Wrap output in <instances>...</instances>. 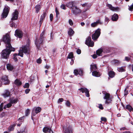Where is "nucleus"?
Returning a JSON list of instances; mask_svg holds the SVG:
<instances>
[{
	"instance_id": "nucleus-22",
	"label": "nucleus",
	"mask_w": 133,
	"mask_h": 133,
	"mask_svg": "<svg viewBox=\"0 0 133 133\" xmlns=\"http://www.w3.org/2000/svg\"><path fill=\"white\" fill-rule=\"evenodd\" d=\"M97 68L96 64H92L90 65V70L91 72L92 71L96 70Z\"/></svg>"
},
{
	"instance_id": "nucleus-19",
	"label": "nucleus",
	"mask_w": 133,
	"mask_h": 133,
	"mask_svg": "<svg viewBox=\"0 0 133 133\" xmlns=\"http://www.w3.org/2000/svg\"><path fill=\"white\" fill-rule=\"evenodd\" d=\"M47 11V10H46L45 11V12H44L43 14L41 15V17L40 21V24H41L42 23L43 19H44L46 16Z\"/></svg>"
},
{
	"instance_id": "nucleus-13",
	"label": "nucleus",
	"mask_w": 133,
	"mask_h": 133,
	"mask_svg": "<svg viewBox=\"0 0 133 133\" xmlns=\"http://www.w3.org/2000/svg\"><path fill=\"white\" fill-rule=\"evenodd\" d=\"M74 7L72 9V11L73 14L76 15L80 13L82 11L76 6H74Z\"/></svg>"
},
{
	"instance_id": "nucleus-14",
	"label": "nucleus",
	"mask_w": 133,
	"mask_h": 133,
	"mask_svg": "<svg viewBox=\"0 0 133 133\" xmlns=\"http://www.w3.org/2000/svg\"><path fill=\"white\" fill-rule=\"evenodd\" d=\"M79 90H81L83 93L85 92V93L86 96L87 97L89 96V91L88 89L85 88H81L79 89Z\"/></svg>"
},
{
	"instance_id": "nucleus-36",
	"label": "nucleus",
	"mask_w": 133,
	"mask_h": 133,
	"mask_svg": "<svg viewBox=\"0 0 133 133\" xmlns=\"http://www.w3.org/2000/svg\"><path fill=\"white\" fill-rule=\"evenodd\" d=\"M12 104L10 102L9 103L4 106V109H6L7 108H9L12 106Z\"/></svg>"
},
{
	"instance_id": "nucleus-3",
	"label": "nucleus",
	"mask_w": 133,
	"mask_h": 133,
	"mask_svg": "<svg viewBox=\"0 0 133 133\" xmlns=\"http://www.w3.org/2000/svg\"><path fill=\"white\" fill-rule=\"evenodd\" d=\"M44 31H43L40 35L39 39H36L35 42V43L36 46L38 49L39 48L40 45L42 43L43 39L44 38L43 36L44 34Z\"/></svg>"
},
{
	"instance_id": "nucleus-24",
	"label": "nucleus",
	"mask_w": 133,
	"mask_h": 133,
	"mask_svg": "<svg viewBox=\"0 0 133 133\" xmlns=\"http://www.w3.org/2000/svg\"><path fill=\"white\" fill-rule=\"evenodd\" d=\"M74 34V31L71 28H70L68 31V34L70 36H72Z\"/></svg>"
},
{
	"instance_id": "nucleus-32",
	"label": "nucleus",
	"mask_w": 133,
	"mask_h": 133,
	"mask_svg": "<svg viewBox=\"0 0 133 133\" xmlns=\"http://www.w3.org/2000/svg\"><path fill=\"white\" fill-rule=\"evenodd\" d=\"M51 129L47 127H45L43 129V131L45 133H47L49 132L50 130H51Z\"/></svg>"
},
{
	"instance_id": "nucleus-29",
	"label": "nucleus",
	"mask_w": 133,
	"mask_h": 133,
	"mask_svg": "<svg viewBox=\"0 0 133 133\" xmlns=\"http://www.w3.org/2000/svg\"><path fill=\"white\" fill-rule=\"evenodd\" d=\"M7 69L10 70H11L13 69V66L11 64H8L6 65Z\"/></svg>"
},
{
	"instance_id": "nucleus-59",
	"label": "nucleus",
	"mask_w": 133,
	"mask_h": 133,
	"mask_svg": "<svg viewBox=\"0 0 133 133\" xmlns=\"http://www.w3.org/2000/svg\"><path fill=\"white\" fill-rule=\"evenodd\" d=\"M45 67L46 69H49V68L50 66H49L48 65H46L45 66Z\"/></svg>"
},
{
	"instance_id": "nucleus-27",
	"label": "nucleus",
	"mask_w": 133,
	"mask_h": 133,
	"mask_svg": "<svg viewBox=\"0 0 133 133\" xmlns=\"http://www.w3.org/2000/svg\"><path fill=\"white\" fill-rule=\"evenodd\" d=\"M18 99L17 98L14 99L11 98L10 99V102L12 104H15L17 103V102Z\"/></svg>"
},
{
	"instance_id": "nucleus-45",
	"label": "nucleus",
	"mask_w": 133,
	"mask_h": 133,
	"mask_svg": "<svg viewBox=\"0 0 133 133\" xmlns=\"http://www.w3.org/2000/svg\"><path fill=\"white\" fill-rule=\"evenodd\" d=\"M61 8L65 10L66 9L65 5L63 4H62L61 5Z\"/></svg>"
},
{
	"instance_id": "nucleus-61",
	"label": "nucleus",
	"mask_w": 133,
	"mask_h": 133,
	"mask_svg": "<svg viewBox=\"0 0 133 133\" xmlns=\"http://www.w3.org/2000/svg\"><path fill=\"white\" fill-rule=\"evenodd\" d=\"M93 57L94 58H95L97 57V56L96 55H93Z\"/></svg>"
},
{
	"instance_id": "nucleus-7",
	"label": "nucleus",
	"mask_w": 133,
	"mask_h": 133,
	"mask_svg": "<svg viewBox=\"0 0 133 133\" xmlns=\"http://www.w3.org/2000/svg\"><path fill=\"white\" fill-rule=\"evenodd\" d=\"M101 34V29L98 28L95 31V33L92 36V39L94 40L97 39L99 37Z\"/></svg>"
},
{
	"instance_id": "nucleus-5",
	"label": "nucleus",
	"mask_w": 133,
	"mask_h": 133,
	"mask_svg": "<svg viewBox=\"0 0 133 133\" xmlns=\"http://www.w3.org/2000/svg\"><path fill=\"white\" fill-rule=\"evenodd\" d=\"M3 41L6 44V46H11L10 43V39L9 35L6 34L3 36Z\"/></svg>"
},
{
	"instance_id": "nucleus-50",
	"label": "nucleus",
	"mask_w": 133,
	"mask_h": 133,
	"mask_svg": "<svg viewBox=\"0 0 133 133\" xmlns=\"http://www.w3.org/2000/svg\"><path fill=\"white\" fill-rule=\"evenodd\" d=\"M81 5H82L83 7H88V4L87 3H85L82 4H81Z\"/></svg>"
},
{
	"instance_id": "nucleus-2",
	"label": "nucleus",
	"mask_w": 133,
	"mask_h": 133,
	"mask_svg": "<svg viewBox=\"0 0 133 133\" xmlns=\"http://www.w3.org/2000/svg\"><path fill=\"white\" fill-rule=\"evenodd\" d=\"M29 46L26 45L23 46L19 50L18 55L21 57H23V53L25 54L29 53Z\"/></svg>"
},
{
	"instance_id": "nucleus-4",
	"label": "nucleus",
	"mask_w": 133,
	"mask_h": 133,
	"mask_svg": "<svg viewBox=\"0 0 133 133\" xmlns=\"http://www.w3.org/2000/svg\"><path fill=\"white\" fill-rule=\"evenodd\" d=\"M18 14V11L16 10H15V11L13 13L12 17L11 19L12 23L10 24V26L11 27H14L15 28L16 27L15 24L13 22V21L14 20H16L17 19Z\"/></svg>"
},
{
	"instance_id": "nucleus-18",
	"label": "nucleus",
	"mask_w": 133,
	"mask_h": 133,
	"mask_svg": "<svg viewBox=\"0 0 133 133\" xmlns=\"http://www.w3.org/2000/svg\"><path fill=\"white\" fill-rule=\"evenodd\" d=\"M107 6L111 10L114 11H118L119 10V8L118 7H115L112 6L111 5L109 4H107Z\"/></svg>"
},
{
	"instance_id": "nucleus-17",
	"label": "nucleus",
	"mask_w": 133,
	"mask_h": 133,
	"mask_svg": "<svg viewBox=\"0 0 133 133\" xmlns=\"http://www.w3.org/2000/svg\"><path fill=\"white\" fill-rule=\"evenodd\" d=\"M75 3V1L70 2L66 4V6L68 8H71L72 10V9H73V8L74 7V6H75L74 5V4Z\"/></svg>"
},
{
	"instance_id": "nucleus-54",
	"label": "nucleus",
	"mask_w": 133,
	"mask_h": 133,
	"mask_svg": "<svg viewBox=\"0 0 133 133\" xmlns=\"http://www.w3.org/2000/svg\"><path fill=\"white\" fill-rule=\"evenodd\" d=\"M101 120L102 121H104V122H106L107 121V119L104 117H102L101 118Z\"/></svg>"
},
{
	"instance_id": "nucleus-11",
	"label": "nucleus",
	"mask_w": 133,
	"mask_h": 133,
	"mask_svg": "<svg viewBox=\"0 0 133 133\" xmlns=\"http://www.w3.org/2000/svg\"><path fill=\"white\" fill-rule=\"evenodd\" d=\"M41 110V108L39 107L34 108L32 110V115L35 116L37 114L40 112Z\"/></svg>"
},
{
	"instance_id": "nucleus-10",
	"label": "nucleus",
	"mask_w": 133,
	"mask_h": 133,
	"mask_svg": "<svg viewBox=\"0 0 133 133\" xmlns=\"http://www.w3.org/2000/svg\"><path fill=\"white\" fill-rule=\"evenodd\" d=\"M2 82H0V83L2 84V83L4 84H9L10 82L8 79L7 77L6 76H3L1 78Z\"/></svg>"
},
{
	"instance_id": "nucleus-26",
	"label": "nucleus",
	"mask_w": 133,
	"mask_h": 133,
	"mask_svg": "<svg viewBox=\"0 0 133 133\" xmlns=\"http://www.w3.org/2000/svg\"><path fill=\"white\" fill-rule=\"evenodd\" d=\"M118 16L116 14H114L112 17L111 19L113 21H116L118 19Z\"/></svg>"
},
{
	"instance_id": "nucleus-30",
	"label": "nucleus",
	"mask_w": 133,
	"mask_h": 133,
	"mask_svg": "<svg viewBox=\"0 0 133 133\" xmlns=\"http://www.w3.org/2000/svg\"><path fill=\"white\" fill-rule=\"evenodd\" d=\"M103 51V50L102 48H101L97 50L96 51V53L97 55L99 56H101V54Z\"/></svg>"
},
{
	"instance_id": "nucleus-44",
	"label": "nucleus",
	"mask_w": 133,
	"mask_h": 133,
	"mask_svg": "<svg viewBox=\"0 0 133 133\" xmlns=\"http://www.w3.org/2000/svg\"><path fill=\"white\" fill-rule=\"evenodd\" d=\"M130 58L128 57H125V60L127 62H129L130 60Z\"/></svg>"
},
{
	"instance_id": "nucleus-47",
	"label": "nucleus",
	"mask_w": 133,
	"mask_h": 133,
	"mask_svg": "<svg viewBox=\"0 0 133 133\" xmlns=\"http://www.w3.org/2000/svg\"><path fill=\"white\" fill-rule=\"evenodd\" d=\"M69 22L70 25L71 26L73 25V23L71 19L69 20Z\"/></svg>"
},
{
	"instance_id": "nucleus-39",
	"label": "nucleus",
	"mask_w": 133,
	"mask_h": 133,
	"mask_svg": "<svg viewBox=\"0 0 133 133\" xmlns=\"http://www.w3.org/2000/svg\"><path fill=\"white\" fill-rule=\"evenodd\" d=\"M30 111L29 109H27L25 111V115L26 116H27L30 114Z\"/></svg>"
},
{
	"instance_id": "nucleus-9",
	"label": "nucleus",
	"mask_w": 133,
	"mask_h": 133,
	"mask_svg": "<svg viewBox=\"0 0 133 133\" xmlns=\"http://www.w3.org/2000/svg\"><path fill=\"white\" fill-rule=\"evenodd\" d=\"M63 130L65 131L64 133H72V130L71 127L70 126L68 127L67 126L66 127L65 126H63Z\"/></svg>"
},
{
	"instance_id": "nucleus-31",
	"label": "nucleus",
	"mask_w": 133,
	"mask_h": 133,
	"mask_svg": "<svg viewBox=\"0 0 133 133\" xmlns=\"http://www.w3.org/2000/svg\"><path fill=\"white\" fill-rule=\"evenodd\" d=\"M15 84L17 86H19L22 84L21 82L19 80L16 79L15 82Z\"/></svg>"
},
{
	"instance_id": "nucleus-62",
	"label": "nucleus",
	"mask_w": 133,
	"mask_h": 133,
	"mask_svg": "<svg viewBox=\"0 0 133 133\" xmlns=\"http://www.w3.org/2000/svg\"><path fill=\"white\" fill-rule=\"evenodd\" d=\"M24 118V117H20L19 118V119H18V120H21L23 119Z\"/></svg>"
},
{
	"instance_id": "nucleus-28",
	"label": "nucleus",
	"mask_w": 133,
	"mask_h": 133,
	"mask_svg": "<svg viewBox=\"0 0 133 133\" xmlns=\"http://www.w3.org/2000/svg\"><path fill=\"white\" fill-rule=\"evenodd\" d=\"M117 70L120 72L125 71V66H122L117 68Z\"/></svg>"
},
{
	"instance_id": "nucleus-46",
	"label": "nucleus",
	"mask_w": 133,
	"mask_h": 133,
	"mask_svg": "<svg viewBox=\"0 0 133 133\" xmlns=\"http://www.w3.org/2000/svg\"><path fill=\"white\" fill-rule=\"evenodd\" d=\"M3 104L2 103H1L0 105V112L2 111L3 110Z\"/></svg>"
},
{
	"instance_id": "nucleus-16",
	"label": "nucleus",
	"mask_w": 133,
	"mask_h": 133,
	"mask_svg": "<svg viewBox=\"0 0 133 133\" xmlns=\"http://www.w3.org/2000/svg\"><path fill=\"white\" fill-rule=\"evenodd\" d=\"M23 35V33L21 31L16 30L15 31V35L16 36L18 37L19 38H22Z\"/></svg>"
},
{
	"instance_id": "nucleus-6",
	"label": "nucleus",
	"mask_w": 133,
	"mask_h": 133,
	"mask_svg": "<svg viewBox=\"0 0 133 133\" xmlns=\"http://www.w3.org/2000/svg\"><path fill=\"white\" fill-rule=\"evenodd\" d=\"M103 93L105 95L104 99H106L105 103L106 104L111 103L112 101V98L110 97V94L106 92L105 91H103Z\"/></svg>"
},
{
	"instance_id": "nucleus-33",
	"label": "nucleus",
	"mask_w": 133,
	"mask_h": 133,
	"mask_svg": "<svg viewBox=\"0 0 133 133\" xmlns=\"http://www.w3.org/2000/svg\"><path fill=\"white\" fill-rule=\"evenodd\" d=\"M15 125L13 124L9 126L8 128V130L9 131H10L14 130Z\"/></svg>"
},
{
	"instance_id": "nucleus-53",
	"label": "nucleus",
	"mask_w": 133,
	"mask_h": 133,
	"mask_svg": "<svg viewBox=\"0 0 133 133\" xmlns=\"http://www.w3.org/2000/svg\"><path fill=\"white\" fill-rule=\"evenodd\" d=\"M98 107L100 109L102 110H103V108L102 105L101 104H99Z\"/></svg>"
},
{
	"instance_id": "nucleus-38",
	"label": "nucleus",
	"mask_w": 133,
	"mask_h": 133,
	"mask_svg": "<svg viewBox=\"0 0 133 133\" xmlns=\"http://www.w3.org/2000/svg\"><path fill=\"white\" fill-rule=\"evenodd\" d=\"M73 57V54L72 52H70L68 55V58L69 59H71Z\"/></svg>"
},
{
	"instance_id": "nucleus-35",
	"label": "nucleus",
	"mask_w": 133,
	"mask_h": 133,
	"mask_svg": "<svg viewBox=\"0 0 133 133\" xmlns=\"http://www.w3.org/2000/svg\"><path fill=\"white\" fill-rule=\"evenodd\" d=\"M109 75L110 77L112 78L115 76V73L112 71H110L109 73Z\"/></svg>"
},
{
	"instance_id": "nucleus-49",
	"label": "nucleus",
	"mask_w": 133,
	"mask_h": 133,
	"mask_svg": "<svg viewBox=\"0 0 133 133\" xmlns=\"http://www.w3.org/2000/svg\"><path fill=\"white\" fill-rule=\"evenodd\" d=\"M129 10L131 11H133V3L129 7Z\"/></svg>"
},
{
	"instance_id": "nucleus-52",
	"label": "nucleus",
	"mask_w": 133,
	"mask_h": 133,
	"mask_svg": "<svg viewBox=\"0 0 133 133\" xmlns=\"http://www.w3.org/2000/svg\"><path fill=\"white\" fill-rule=\"evenodd\" d=\"M63 98H59L58 101V103H59L60 102H63Z\"/></svg>"
},
{
	"instance_id": "nucleus-43",
	"label": "nucleus",
	"mask_w": 133,
	"mask_h": 133,
	"mask_svg": "<svg viewBox=\"0 0 133 133\" xmlns=\"http://www.w3.org/2000/svg\"><path fill=\"white\" fill-rule=\"evenodd\" d=\"M55 11L56 13V16L57 17H58V15L59 14V13L58 10L57 9V8H56L55 9Z\"/></svg>"
},
{
	"instance_id": "nucleus-34",
	"label": "nucleus",
	"mask_w": 133,
	"mask_h": 133,
	"mask_svg": "<svg viewBox=\"0 0 133 133\" xmlns=\"http://www.w3.org/2000/svg\"><path fill=\"white\" fill-rule=\"evenodd\" d=\"M126 108L129 111H132L133 109L132 107L130 105H127L126 107Z\"/></svg>"
},
{
	"instance_id": "nucleus-23",
	"label": "nucleus",
	"mask_w": 133,
	"mask_h": 133,
	"mask_svg": "<svg viewBox=\"0 0 133 133\" xmlns=\"http://www.w3.org/2000/svg\"><path fill=\"white\" fill-rule=\"evenodd\" d=\"M35 8L36 10L35 12L37 13L40 10L41 8V6L40 5H37L35 6Z\"/></svg>"
},
{
	"instance_id": "nucleus-1",
	"label": "nucleus",
	"mask_w": 133,
	"mask_h": 133,
	"mask_svg": "<svg viewBox=\"0 0 133 133\" xmlns=\"http://www.w3.org/2000/svg\"><path fill=\"white\" fill-rule=\"evenodd\" d=\"M6 46V49L3 50L2 52V56L3 58L7 59L9 57L11 52L12 51H14L15 49L14 48H12V46Z\"/></svg>"
},
{
	"instance_id": "nucleus-37",
	"label": "nucleus",
	"mask_w": 133,
	"mask_h": 133,
	"mask_svg": "<svg viewBox=\"0 0 133 133\" xmlns=\"http://www.w3.org/2000/svg\"><path fill=\"white\" fill-rule=\"evenodd\" d=\"M112 62L114 64L117 65L119 64L120 63V61L118 60L114 59L112 61Z\"/></svg>"
},
{
	"instance_id": "nucleus-63",
	"label": "nucleus",
	"mask_w": 133,
	"mask_h": 133,
	"mask_svg": "<svg viewBox=\"0 0 133 133\" xmlns=\"http://www.w3.org/2000/svg\"><path fill=\"white\" fill-rule=\"evenodd\" d=\"M109 18L107 17H105V21H109Z\"/></svg>"
},
{
	"instance_id": "nucleus-8",
	"label": "nucleus",
	"mask_w": 133,
	"mask_h": 133,
	"mask_svg": "<svg viewBox=\"0 0 133 133\" xmlns=\"http://www.w3.org/2000/svg\"><path fill=\"white\" fill-rule=\"evenodd\" d=\"M10 9L7 6H5L2 14V17L5 18L7 16Z\"/></svg>"
},
{
	"instance_id": "nucleus-41",
	"label": "nucleus",
	"mask_w": 133,
	"mask_h": 133,
	"mask_svg": "<svg viewBox=\"0 0 133 133\" xmlns=\"http://www.w3.org/2000/svg\"><path fill=\"white\" fill-rule=\"evenodd\" d=\"M65 104L67 107H69L70 106L71 103L70 102L67 101L65 103Z\"/></svg>"
},
{
	"instance_id": "nucleus-60",
	"label": "nucleus",
	"mask_w": 133,
	"mask_h": 133,
	"mask_svg": "<svg viewBox=\"0 0 133 133\" xmlns=\"http://www.w3.org/2000/svg\"><path fill=\"white\" fill-rule=\"evenodd\" d=\"M71 61L70 62V63L71 65H72L74 62V61L73 59H72L71 60Z\"/></svg>"
},
{
	"instance_id": "nucleus-48",
	"label": "nucleus",
	"mask_w": 133,
	"mask_h": 133,
	"mask_svg": "<svg viewBox=\"0 0 133 133\" xmlns=\"http://www.w3.org/2000/svg\"><path fill=\"white\" fill-rule=\"evenodd\" d=\"M50 20L51 21H52L53 19V15L52 14H51L50 15Z\"/></svg>"
},
{
	"instance_id": "nucleus-15",
	"label": "nucleus",
	"mask_w": 133,
	"mask_h": 133,
	"mask_svg": "<svg viewBox=\"0 0 133 133\" xmlns=\"http://www.w3.org/2000/svg\"><path fill=\"white\" fill-rule=\"evenodd\" d=\"M74 72L75 75H76L79 74L81 76L83 75V71L82 69H77L75 70Z\"/></svg>"
},
{
	"instance_id": "nucleus-25",
	"label": "nucleus",
	"mask_w": 133,
	"mask_h": 133,
	"mask_svg": "<svg viewBox=\"0 0 133 133\" xmlns=\"http://www.w3.org/2000/svg\"><path fill=\"white\" fill-rule=\"evenodd\" d=\"M92 75L93 76L97 77L100 76V75L98 72L95 71H93L92 72Z\"/></svg>"
},
{
	"instance_id": "nucleus-64",
	"label": "nucleus",
	"mask_w": 133,
	"mask_h": 133,
	"mask_svg": "<svg viewBox=\"0 0 133 133\" xmlns=\"http://www.w3.org/2000/svg\"><path fill=\"white\" fill-rule=\"evenodd\" d=\"M81 25L82 26H83L84 25L85 23L84 22H81Z\"/></svg>"
},
{
	"instance_id": "nucleus-12",
	"label": "nucleus",
	"mask_w": 133,
	"mask_h": 133,
	"mask_svg": "<svg viewBox=\"0 0 133 133\" xmlns=\"http://www.w3.org/2000/svg\"><path fill=\"white\" fill-rule=\"evenodd\" d=\"M85 44L91 47H92L94 45V42L91 41V38L89 37L86 40Z\"/></svg>"
},
{
	"instance_id": "nucleus-51",
	"label": "nucleus",
	"mask_w": 133,
	"mask_h": 133,
	"mask_svg": "<svg viewBox=\"0 0 133 133\" xmlns=\"http://www.w3.org/2000/svg\"><path fill=\"white\" fill-rule=\"evenodd\" d=\"M41 59L40 58H39L37 60L36 62L38 63H41Z\"/></svg>"
},
{
	"instance_id": "nucleus-57",
	"label": "nucleus",
	"mask_w": 133,
	"mask_h": 133,
	"mask_svg": "<svg viewBox=\"0 0 133 133\" xmlns=\"http://www.w3.org/2000/svg\"><path fill=\"white\" fill-rule=\"evenodd\" d=\"M30 91V89H26L25 91V93L27 94Z\"/></svg>"
},
{
	"instance_id": "nucleus-21",
	"label": "nucleus",
	"mask_w": 133,
	"mask_h": 133,
	"mask_svg": "<svg viewBox=\"0 0 133 133\" xmlns=\"http://www.w3.org/2000/svg\"><path fill=\"white\" fill-rule=\"evenodd\" d=\"M10 94L9 91L8 90H5L4 93L2 95L5 98L9 96Z\"/></svg>"
},
{
	"instance_id": "nucleus-58",
	"label": "nucleus",
	"mask_w": 133,
	"mask_h": 133,
	"mask_svg": "<svg viewBox=\"0 0 133 133\" xmlns=\"http://www.w3.org/2000/svg\"><path fill=\"white\" fill-rule=\"evenodd\" d=\"M126 130V128L125 127L122 128H121L120 129V130Z\"/></svg>"
},
{
	"instance_id": "nucleus-42",
	"label": "nucleus",
	"mask_w": 133,
	"mask_h": 133,
	"mask_svg": "<svg viewBox=\"0 0 133 133\" xmlns=\"http://www.w3.org/2000/svg\"><path fill=\"white\" fill-rule=\"evenodd\" d=\"M29 84L28 83H26L24 86V87L25 88H28L29 87Z\"/></svg>"
},
{
	"instance_id": "nucleus-55",
	"label": "nucleus",
	"mask_w": 133,
	"mask_h": 133,
	"mask_svg": "<svg viewBox=\"0 0 133 133\" xmlns=\"http://www.w3.org/2000/svg\"><path fill=\"white\" fill-rule=\"evenodd\" d=\"M128 93V91L127 90V89H125L124 90V95H127Z\"/></svg>"
},
{
	"instance_id": "nucleus-20",
	"label": "nucleus",
	"mask_w": 133,
	"mask_h": 133,
	"mask_svg": "<svg viewBox=\"0 0 133 133\" xmlns=\"http://www.w3.org/2000/svg\"><path fill=\"white\" fill-rule=\"evenodd\" d=\"M101 23H102L99 19H98L97 20L96 22L92 23L91 25L92 27H94L96 26L98 24H101Z\"/></svg>"
},
{
	"instance_id": "nucleus-40",
	"label": "nucleus",
	"mask_w": 133,
	"mask_h": 133,
	"mask_svg": "<svg viewBox=\"0 0 133 133\" xmlns=\"http://www.w3.org/2000/svg\"><path fill=\"white\" fill-rule=\"evenodd\" d=\"M17 55V54H15L14 55V57L13 59L15 62L17 61V59L16 57V56Z\"/></svg>"
},
{
	"instance_id": "nucleus-56",
	"label": "nucleus",
	"mask_w": 133,
	"mask_h": 133,
	"mask_svg": "<svg viewBox=\"0 0 133 133\" xmlns=\"http://www.w3.org/2000/svg\"><path fill=\"white\" fill-rule=\"evenodd\" d=\"M81 50L79 49H77L76 50L77 53L78 54H81Z\"/></svg>"
}]
</instances>
